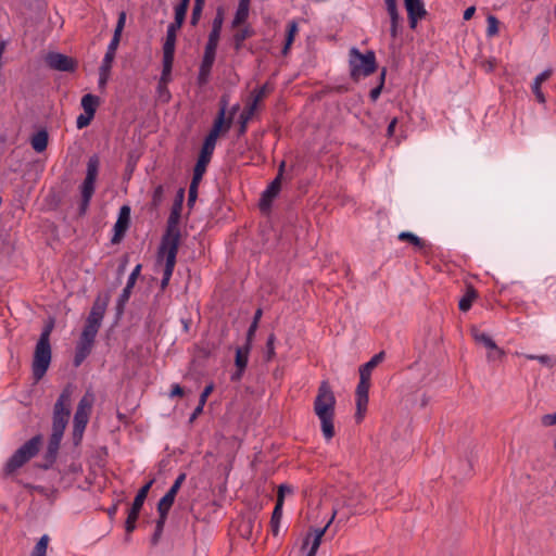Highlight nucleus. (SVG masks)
<instances>
[{
    "label": "nucleus",
    "instance_id": "obj_13",
    "mask_svg": "<svg viewBox=\"0 0 556 556\" xmlns=\"http://www.w3.org/2000/svg\"><path fill=\"white\" fill-rule=\"evenodd\" d=\"M336 514L337 511H333L331 519L324 528L314 529L306 534L301 547L303 552H306L305 556H316L317 551L321 544L323 536L325 535Z\"/></svg>",
    "mask_w": 556,
    "mask_h": 556
},
{
    "label": "nucleus",
    "instance_id": "obj_63",
    "mask_svg": "<svg viewBox=\"0 0 556 556\" xmlns=\"http://www.w3.org/2000/svg\"><path fill=\"white\" fill-rule=\"evenodd\" d=\"M542 424L545 427H551L556 425V413L554 414H546L542 417Z\"/></svg>",
    "mask_w": 556,
    "mask_h": 556
},
{
    "label": "nucleus",
    "instance_id": "obj_52",
    "mask_svg": "<svg viewBox=\"0 0 556 556\" xmlns=\"http://www.w3.org/2000/svg\"><path fill=\"white\" fill-rule=\"evenodd\" d=\"M166 519L167 518H163V517L159 516V519H157L156 526H155V531H154V534H153V538H152L153 544H155L159 541V539H160V536H161V534L163 532Z\"/></svg>",
    "mask_w": 556,
    "mask_h": 556
},
{
    "label": "nucleus",
    "instance_id": "obj_12",
    "mask_svg": "<svg viewBox=\"0 0 556 556\" xmlns=\"http://www.w3.org/2000/svg\"><path fill=\"white\" fill-rule=\"evenodd\" d=\"M153 482L154 480H150L149 482H147L143 486L139 489L138 493L135 496L132 505L128 511L127 519L125 521V530L128 534L131 533L136 528V521L139 517L140 510L143 506V503L148 496V493Z\"/></svg>",
    "mask_w": 556,
    "mask_h": 556
},
{
    "label": "nucleus",
    "instance_id": "obj_25",
    "mask_svg": "<svg viewBox=\"0 0 556 556\" xmlns=\"http://www.w3.org/2000/svg\"><path fill=\"white\" fill-rule=\"evenodd\" d=\"M62 432L52 431L51 437L49 439L47 452H46V459L52 464L58 455V451L60 447L61 440L63 438Z\"/></svg>",
    "mask_w": 556,
    "mask_h": 556
},
{
    "label": "nucleus",
    "instance_id": "obj_28",
    "mask_svg": "<svg viewBox=\"0 0 556 556\" xmlns=\"http://www.w3.org/2000/svg\"><path fill=\"white\" fill-rule=\"evenodd\" d=\"M250 14V4L239 2L233 20L231 22L232 28L241 27L242 25L247 24V21L249 18Z\"/></svg>",
    "mask_w": 556,
    "mask_h": 556
},
{
    "label": "nucleus",
    "instance_id": "obj_59",
    "mask_svg": "<svg viewBox=\"0 0 556 556\" xmlns=\"http://www.w3.org/2000/svg\"><path fill=\"white\" fill-rule=\"evenodd\" d=\"M223 23H224V12L222 9H218L217 12H216V15L213 20V23H212V28H216V29H220L223 28Z\"/></svg>",
    "mask_w": 556,
    "mask_h": 556
},
{
    "label": "nucleus",
    "instance_id": "obj_27",
    "mask_svg": "<svg viewBox=\"0 0 556 556\" xmlns=\"http://www.w3.org/2000/svg\"><path fill=\"white\" fill-rule=\"evenodd\" d=\"M384 1H386L388 14L390 15V20H391L390 34H391L392 38H396L399 21H400V15H399L397 8H396V0H384Z\"/></svg>",
    "mask_w": 556,
    "mask_h": 556
},
{
    "label": "nucleus",
    "instance_id": "obj_9",
    "mask_svg": "<svg viewBox=\"0 0 556 556\" xmlns=\"http://www.w3.org/2000/svg\"><path fill=\"white\" fill-rule=\"evenodd\" d=\"M110 302V296L108 294L98 295L92 304L90 313L86 319V324L84 326L83 331L89 332L93 336H97L101 325L103 317L106 312V307Z\"/></svg>",
    "mask_w": 556,
    "mask_h": 556
},
{
    "label": "nucleus",
    "instance_id": "obj_24",
    "mask_svg": "<svg viewBox=\"0 0 556 556\" xmlns=\"http://www.w3.org/2000/svg\"><path fill=\"white\" fill-rule=\"evenodd\" d=\"M181 27H176L174 25H168L167 33H166V39L163 45V55L165 56H175V45H176V36L177 31Z\"/></svg>",
    "mask_w": 556,
    "mask_h": 556
},
{
    "label": "nucleus",
    "instance_id": "obj_42",
    "mask_svg": "<svg viewBox=\"0 0 556 556\" xmlns=\"http://www.w3.org/2000/svg\"><path fill=\"white\" fill-rule=\"evenodd\" d=\"M202 179H195V177H192L190 186H189V193H188V205L192 206L198 198V188Z\"/></svg>",
    "mask_w": 556,
    "mask_h": 556
},
{
    "label": "nucleus",
    "instance_id": "obj_29",
    "mask_svg": "<svg viewBox=\"0 0 556 556\" xmlns=\"http://www.w3.org/2000/svg\"><path fill=\"white\" fill-rule=\"evenodd\" d=\"M48 141L49 135L45 129L38 130L30 138L31 148L38 153H41L47 149Z\"/></svg>",
    "mask_w": 556,
    "mask_h": 556
},
{
    "label": "nucleus",
    "instance_id": "obj_55",
    "mask_svg": "<svg viewBox=\"0 0 556 556\" xmlns=\"http://www.w3.org/2000/svg\"><path fill=\"white\" fill-rule=\"evenodd\" d=\"M94 116H91L90 114L88 113H84V114H80L77 119H76V126L78 129H83L85 127H87L90 122L92 121Z\"/></svg>",
    "mask_w": 556,
    "mask_h": 556
},
{
    "label": "nucleus",
    "instance_id": "obj_49",
    "mask_svg": "<svg viewBox=\"0 0 556 556\" xmlns=\"http://www.w3.org/2000/svg\"><path fill=\"white\" fill-rule=\"evenodd\" d=\"M125 22H126V13L121 12L112 39H116V41L121 40V34L124 29Z\"/></svg>",
    "mask_w": 556,
    "mask_h": 556
},
{
    "label": "nucleus",
    "instance_id": "obj_21",
    "mask_svg": "<svg viewBox=\"0 0 556 556\" xmlns=\"http://www.w3.org/2000/svg\"><path fill=\"white\" fill-rule=\"evenodd\" d=\"M281 189V180L274 179L263 191L260 200V208L266 211L270 207L273 200L279 194Z\"/></svg>",
    "mask_w": 556,
    "mask_h": 556
},
{
    "label": "nucleus",
    "instance_id": "obj_23",
    "mask_svg": "<svg viewBox=\"0 0 556 556\" xmlns=\"http://www.w3.org/2000/svg\"><path fill=\"white\" fill-rule=\"evenodd\" d=\"M471 333L477 343H481L486 349L495 351L497 357H502L504 355V351L496 345V343L490 336H488L484 332L478 331L476 328L472 329Z\"/></svg>",
    "mask_w": 556,
    "mask_h": 556
},
{
    "label": "nucleus",
    "instance_id": "obj_51",
    "mask_svg": "<svg viewBox=\"0 0 556 556\" xmlns=\"http://www.w3.org/2000/svg\"><path fill=\"white\" fill-rule=\"evenodd\" d=\"M203 8H204L203 4H199V3L193 4L191 20H190V24L192 26H195L199 23L201 15H202Z\"/></svg>",
    "mask_w": 556,
    "mask_h": 556
},
{
    "label": "nucleus",
    "instance_id": "obj_30",
    "mask_svg": "<svg viewBox=\"0 0 556 556\" xmlns=\"http://www.w3.org/2000/svg\"><path fill=\"white\" fill-rule=\"evenodd\" d=\"M477 298H478L477 290L472 286H467L464 295L460 298V300L458 302V308L462 312H468L471 308L472 303L476 301Z\"/></svg>",
    "mask_w": 556,
    "mask_h": 556
},
{
    "label": "nucleus",
    "instance_id": "obj_54",
    "mask_svg": "<svg viewBox=\"0 0 556 556\" xmlns=\"http://www.w3.org/2000/svg\"><path fill=\"white\" fill-rule=\"evenodd\" d=\"M541 87H542L541 85L533 83L531 86V90H532L533 94L535 96L536 101L541 104H545L546 98H545V94L543 93Z\"/></svg>",
    "mask_w": 556,
    "mask_h": 556
},
{
    "label": "nucleus",
    "instance_id": "obj_62",
    "mask_svg": "<svg viewBox=\"0 0 556 556\" xmlns=\"http://www.w3.org/2000/svg\"><path fill=\"white\" fill-rule=\"evenodd\" d=\"M217 47L218 41L207 39L204 48V53L216 54Z\"/></svg>",
    "mask_w": 556,
    "mask_h": 556
},
{
    "label": "nucleus",
    "instance_id": "obj_53",
    "mask_svg": "<svg viewBox=\"0 0 556 556\" xmlns=\"http://www.w3.org/2000/svg\"><path fill=\"white\" fill-rule=\"evenodd\" d=\"M186 477L187 475L185 472L179 473L173 485L169 488L168 492H172L176 496L182 483L185 482Z\"/></svg>",
    "mask_w": 556,
    "mask_h": 556
},
{
    "label": "nucleus",
    "instance_id": "obj_1",
    "mask_svg": "<svg viewBox=\"0 0 556 556\" xmlns=\"http://www.w3.org/2000/svg\"><path fill=\"white\" fill-rule=\"evenodd\" d=\"M336 403L337 400L329 382L323 380L314 400V413L320 420L321 432L327 441H330L336 434L333 425Z\"/></svg>",
    "mask_w": 556,
    "mask_h": 556
},
{
    "label": "nucleus",
    "instance_id": "obj_2",
    "mask_svg": "<svg viewBox=\"0 0 556 556\" xmlns=\"http://www.w3.org/2000/svg\"><path fill=\"white\" fill-rule=\"evenodd\" d=\"M52 323L47 325L42 329L39 340L37 341V344L35 346L31 363V371L35 382H38L43 378L51 363L52 351L50 344V334L52 332Z\"/></svg>",
    "mask_w": 556,
    "mask_h": 556
},
{
    "label": "nucleus",
    "instance_id": "obj_10",
    "mask_svg": "<svg viewBox=\"0 0 556 556\" xmlns=\"http://www.w3.org/2000/svg\"><path fill=\"white\" fill-rule=\"evenodd\" d=\"M270 91L268 84L263 85L260 88L254 89L251 92V99L243 109L242 113L239 117V135H243L247 131L248 123L252 119L255 111L257 110V105Z\"/></svg>",
    "mask_w": 556,
    "mask_h": 556
},
{
    "label": "nucleus",
    "instance_id": "obj_58",
    "mask_svg": "<svg viewBox=\"0 0 556 556\" xmlns=\"http://www.w3.org/2000/svg\"><path fill=\"white\" fill-rule=\"evenodd\" d=\"M140 271H141V265L138 264L131 271V274L129 275L128 277V280H127V283H126V287L128 288H134L135 283H136V280L138 278V276L140 275Z\"/></svg>",
    "mask_w": 556,
    "mask_h": 556
},
{
    "label": "nucleus",
    "instance_id": "obj_43",
    "mask_svg": "<svg viewBox=\"0 0 556 556\" xmlns=\"http://www.w3.org/2000/svg\"><path fill=\"white\" fill-rule=\"evenodd\" d=\"M486 23H488L486 31H485L486 36L490 38L496 36L498 34V25H500V22L496 18V16L489 15L486 18Z\"/></svg>",
    "mask_w": 556,
    "mask_h": 556
},
{
    "label": "nucleus",
    "instance_id": "obj_61",
    "mask_svg": "<svg viewBox=\"0 0 556 556\" xmlns=\"http://www.w3.org/2000/svg\"><path fill=\"white\" fill-rule=\"evenodd\" d=\"M552 74H553V71H552L551 68L545 70V71H543L542 73H540V74L534 78L533 83H535V84H538V85H541V86H542V84H543V83H545L546 80H548V79H549V77L552 76Z\"/></svg>",
    "mask_w": 556,
    "mask_h": 556
},
{
    "label": "nucleus",
    "instance_id": "obj_5",
    "mask_svg": "<svg viewBox=\"0 0 556 556\" xmlns=\"http://www.w3.org/2000/svg\"><path fill=\"white\" fill-rule=\"evenodd\" d=\"M73 392V386L67 384L56 400L53 406L52 431L64 433L71 416V401Z\"/></svg>",
    "mask_w": 556,
    "mask_h": 556
},
{
    "label": "nucleus",
    "instance_id": "obj_7",
    "mask_svg": "<svg viewBox=\"0 0 556 556\" xmlns=\"http://www.w3.org/2000/svg\"><path fill=\"white\" fill-rule=\"evenodd\" d=\"M99 166H100V160L98 155H92L89 157L87 162V172L86 177L80 186V193H81V203H80V214H85L90 200L94 193L96 189V180L99 173Z\"/></svg>",
    "mask_w": 556,
    "mask_h": 556
},
{
    "label": "nucleus",
    "instance_id": "obj_16",
    "mask_svg": "<svg viewBox=\"0 0 556 556\" xmlns=\"http://www.w3.org/2000/svg\"><path fill=\"white\" fill-rule=\"evenodd\" d=\"M45 62L51 70L60 72H74L77 67V62L73 58L59 52H49Z\"/></svg>",
    "mask_w": 556,
    "mask_h": 556
},
{
    "label": "nucleus",
    "instance_id": "obj_22",
    "mask_svg": "<svg viewBox=\"0 0 556 556\" xmlns=\"http://www.w3.org/2000/svg\"><path fill=\"white\" fill-rule=\"evenodd\" d=\"M216 54L203 53L198 74V84L204 86L207 84L211 75L212 67L215 62Z\"/></svg>",
    "mask_w": 556,
    "mask_h": 556
},
{
    "label": "nucleus",
    "instance_id": "obj_26",
    "mask_svg": "<svg viewBox=\"0 0 556 556\" xmlns=\"http://www.w3.org/2000/svg\"><path fill=\"white\" fill-rule=\"evenodd\" d=\"M240 29H238L233 36V48L236 51H240L243 47V42L248 39L254 36L255 31L250 25H242Z\"/></svg>",
    "mask_w": 556,
    "mask_h": 556
},
{
    "label": "nucleus",
    "instance_id": "obj_8",
    "mask_svg": "<svg viewBox=\"0 0 556 556\" xmlns=\"http://www.w3.org/2000/svg\"><path fill=\"white\" fill-rule=\"evenodd\" d=\"M185 198V190L180 188L177 192L175 202L172 206L170 214L167 220V229L165 235L162 238L161 243L170 244L176 242V245L179 247L180 243V230L178 228V223L180 219V214L182 210V202Z\"/></svg>",
    "mask_w": 556,
    "mask_h": 556
},
{
    "label": "nucleus",
    "instance_id": "obj_41",
    "mask_svg": "<svg viewBox=\"0 0 556 556\" xmlns=\"http://www.w3.org/2000/svg\"><path fill=\"white\" fill-rule=\"evenodd\" d=\"M187 11H188V7L177 4L175 8V21L173 23H170L169 25H174L176 27H181L185 22Z\"/></svg>",
    "mask_w": 556,
    "mask_h": 556
},
{
    "label": "nucleus",
    "instance_id": "obj_14",
    "mask_svg": "<svg viewBox=\"0 0 556 556\" xmlns=\"http://www.w3.org/2000/svg\"><path fill=\"white\" fill-rule=\"evenodd\" d=\"M370 388V379L359 376V382L356 387L355 395H356V421L359 422L363 420L365 412L367 409L368 404V392Z\"/></svg>",
    "mask_w": 556,
    "mask_h": 556
},
{
    "label": "nucleus",
    "instance_id": "obj_20",
    "mask_svg": "<svg viewBox=\"0 0 556 556\" xmlns=\"http://www.w3.org/2000/svg\"><path fill=\"white\" fill-rule=\"evenodd\" d=\"M130 222V207L127 205H124L121 207L118 218L114 225V235L111 239V242L116 244L119 243L123 239L126 230L129 227Z\"/></svg>",
    "mask_w": 556,
    "mask_h": 556
},
{
    "label": "nucleus",
    "instance_id": "obj_11",
    "mask_svg": "<svg viewBox=\"0 0 556 556\" xmlns=\"http://www.w3.org/2000/svg\"><path fill=\"white\" fill-rule=\"evenodd\" d=\"M179 247L176 245V242H173L170 244H163L161 243L160 250H159V258H164V270H163V278L161 280V288L164 290L173 276V271L176 265V257L178 253Z\"/></svg>",
    "mask_w": 556,
    "mask_h": 556
},
{
    "label": "nucleus",
    "instance_id": "obj_57",
    "mask_svg": "<svg viewBox=\"0 0 556 556\" xmlns=\"http://www.w3.org/2000/svg\"><path fill=\"white\" fill-rule=\"evenodd\" d=\"M157 93H159V98L163 102H168L170 100V92L167 88V84H164V86H162V83L159 81Z\"/></svg>",
    "mask_w": 556,
    "mask_h": 556
},
{
    "label": "nucleus",
    "instance_id": "obj_45",
    "mask_svg": "<svg viewBox=\"0 0 556 556\" xmlns=\"http://www.w3.org/2000/svg\"><path fill=\"white\" fill-rule=\"evenodd\" d=\"M407 12H427L421 0H404Z\"/></svg>",
    "mask_w": 556,
    "mask_h": 556
},
{
    "label": "nucleus",
    "instance_id": "obj_38",
    "mask_svg": "<svg viewBox=\"0 0 556 556\" xmlns=\"http://www.w3.org/2000/svg\"><path fill=\"white\" fill-rule=\"evenodd\" d=\"M262 309L258 308L256 309V312L254 313V316H253V320L248 329V332H247V340L245 342L249 343V345H252V341H253V338L255 336V332L257 330V327H258V323H260V319L262 317Z\"/></svg>",
    "mask_w": 556,
    "mask_h": 556
},
{
    "label": "nucleus",
    "instance_id": "obj_36",
    "mask_svg": "<svg viewBox=\"0 0 556 556\" xmlns=\"http://www.w3.org/2000/svg\"><path fill=\"white\" fill-rule=\"evenodd\" d=\"M298 31H299V27H298L296 21H294V20L290 21L287 26V36H286L285 46L282 48V54H285V55L288 54Z\"/></svg>",
    "mask_w": 556,
    "mask_h": 556
},
{
    "label": "nucleus",
    "instance_id": "obj_18",
    "mask_svg": "<svg viewBox=\"0 0 556 556\" xmlns=\"http://www.w3.org/2000/svg\"><path fill=\"white\" fill-rule=\"evenodd\" d=\"M215 147H216L215 144H212L210 142L203 141V144H202L199 157H198L197 163H195L194 168H193V176L192 177H195V179H202L203 178V176H204V174L206 172V167H207V165L211 162V159H212V155L214 153Z\"/></svg>",
    "mask_w": 556,
    "mask_h": 556
},
{
    "label": "nucleus",
    "instance_id": "obj_48",
    "mask_svg": "<svg viewBox=\"0 0 556 556\" xmlns=\"http://www.w3.org/2000/svg\"><path fill=\"white\" fill-rule=\"evenodd\" d=\"M384 77H386V68H383L381 72L379 85L377 87H375L374 89H371L369 92V98L371 101H376L379 98L381 90L383 88V85H384Z\"/></svg>",
    "mask_w": 556,
    "mask_h": 556
},
{
    "label": "nucleus",
    "instance_id": "obj_31",
    "mask_svg": "<svg viewBox=\"0 0 556 556\" xmlns=\"http://www.w3.org/2000/svg\"><path fill=\"white\" fill-rule=\"evenodd\" d=\"M118 45H119V41H116V39H111V41L108 46L105 55L102 60V64L100 66V67H104V71H111L112 63L114 61Z\"/></svg>",
    "mask_w": 556,
    "mask_h": 556
},
{
    "label": "nucleus",
    "instance_id": "obj_50",
    "mask_svg": "<svg viewBox=\"0 0 556 556\" xmlns=\"http://www.w3.org/2000/svg\"><path fill=\"white\" fill-rule=\"evenodd\" d=\"M293 492L292 488L288 484H280L278 486L277 501L276 503H280V506L283 507L285 496L287 494H291Z\"/></svg>",
    "mask_w": 556,
    "mask_h": 556
},
{
    "label": "nucleus",
    "instance_id": "obj_17",
    "mask_svg": "<svg viewBox=\"0 0 556 556\" xmlns=\"http://www.w3.org/2000/svg\"><path fill=\"white\" fill-rule=\"evenodd\" d=\"M97 336H93L89 332L81 331L80 338L76 344L75 356H74V366L78 367L81 363L88 357L91 353L94 340Z\"/></svg>",
    "mask_w": 556,
    "mask_h": 556
},
{
    "label": "nucleus",
    "instance_id": "obj_34",
    "mask_svg": "<svg viewBox=\"0 0 556 556\" xmlns=\"http://www.w3.org/2000/svg\"><path fill=\"white\" fill-rule=\"evenodd\" d=\"M282 508L283 507L280 506V503H276L273 514H271L269 526H270V531L274 536L279 535L280 522H281V518H282Z\"/></svg>",
    "mask_w": 556,
    "mask_h": 556
},
{
    "label": "nucleus",
    "instance_id": "obj_40",
    "mask_svg": "<svg viewBox=\"0 0 556 556\" xmlns=\"http://www.w3.org/2000/svg\"><path fill=\"white\" fill-rule=\"evenodd\" d=\"M397 238L400 241H407L418 249H422L425 247V242L419 237L408 231L401 232Z\"/></svg>",
    "mask_w": 556,
    "mask_h": 556
},
{
    "label": "nucleus",
    "instance_id": "obj_60",
    "mask_svg": "<svg viewBox=\"0 0 556 556\" xmlns=\"http://www.w3.org/2000/svg\"><path fill=\"white\" fill-rule=\"evenodd\" d=\"M214 390V384L213 383H210L207 384L204 390L202 391L201 395H200V399H199V404L205 406V403L207 401V397L210 396V394L213 392Z\"/></svg>",
    "mask_w": 556,
    "mask_h": 556
},
{
    "label": "nucleus",
    "instance_id": "obj_56",
    "mask_svg": "<svg viewBox=\"0 0 556 556\" xmlns=\"http://www.w3.org/2000/svg\"><path fill=\"white\" fill-rule=\"evenodd\" d=\"M427 12H407V15H408V22H409V26L412 28H415L416 27V24L419 20L424 18L426 16Z\"/></svg>",
    "mask_w": 556,
    "mask_h": 556
},
{
    "label": "nucleus",
    "instance_id": "obj_15",
    "mask_svg": "<svg viewBox=\"0 0 556 556\" xmlns=\"http://www.w3.org/2000/svg\"><path fill=\"white\" fill-rule=\"evenodd\" d=\"M226 106H227V101L225 99H223L219 112L214 121L213 127L208 131L204 141L216 146L217 138L220 135V132L229 130V128L231 126V119L229 118L228 121H225Z\"/></svg>",
    "mask_w": 556,
    "mask_h": 556
},
{
    "label": "nucleus",
    "instance_id": "obj_4",
    "mask_svg": "<svg viewBox=\"0 0 556 556\" xmlns=\"http://www.w3.org/2000/svg\"><path fill=\"white\" fill-rule=\"evenodd\" d=\"M350 75L353 80H358L361 77H367L376 72L377 62L374 51L362 53L357 48L350 50Z\"/></svg>",
    "mask_w": 556,
    "mask_h": 556
},
{
    "label": "nucleus",
    "instance_id": "obj_39",
    "mask_svg": "<svg viewBox=\"0 0 556 556\" xmlns=\"http://www.w3.org/2000/svg\"><path fill=\"white\" fill-rule=\"evenodd\" d=\"M49 541H50L49 535L43 534L39 539V541L36 543L35 547L31 551L30 556H46Z\"/></svg>",
    "mask_w": 556,
    "mask_h": 556
},
{
    "label": "nucleus",
    "instance_id": "obj_47",
    "mask_svg": "<svg viewBox=\"0 0 556 556\" xmlns=\"http://www.w3.org/2000/svg\"><path fill=\"white\" fill-rule=\"evenodd\" d=\"M253 527H254V520L252 518L243 520L240 523L241 535L245 539H250V536L252 535Z\"/></svg>",
    "mask_w": 556,
    "mask_h": 556
},
{
    "label": "nucleus",
    "instance_id": "obj_3",
    "mask_svg": "<svg viewBox=\"0 0 556 556\" xmlns=\"http://www.w3.org/2000/svg\"><path fill=\"white\" fill-rule=\"evenodd\" d=\"M41 444L42 437L37 434L18 447L5 463L3 467L4 476L8 477L13 475L17 469L35 457L38 454Z\"/></svg>",
    "mask_w": 556,
    "mask_h": 556
},
{
    "label": "nucleus",
    "instance_id": "obj_6",
    "mask_svg": "<svg viewBox=\"0 0 556 556\" xmlns=\"http://www.w3.org/2000/svg\"><path fill=\"white\" fill-rule=\"evenodd\" d=\"M93 401V394L87 392L77 405L73 420V441L75 445H78L83 440V435L91 414Z\"/></svg>",
    "mask_w": 556,
    "mask_h": 556
},
{
    "label": "nucleus",
    "instance_id": "obj_46",
    "mask_svg": "<svg viewBox=\"0 0 556 556\" xmlns=\"http://www.w3.org/2000/svg\"><path fill=\"white\" fill-rule=\"evenodd\" d=\"M131 294V288L125 287L117 301V311L119 314L123 313L125 304L128 302Z\"/></svg>",
    "mask_w": 556,
    "mask_h": 556
},
{
    "label": "nucleus",
    "instance_id": "obj_33",
    "mask_svg": "<svg viewBox=\"0 0 556 556\" xmlns=\"http://www.w3.org/2000/svg\"><path fill=\"white\" fill-rule=\"evenodd\" d=\"M384 353L380 352L371 357V359L359 367V376L369 378L371 377L372 369L382 362Z\"/></svg>",
    "mask_w": 556,
    "mask_h": 556
},
{
    "label": "nucleus",
    "instance_id": "obj_37",
    "mask_svg": "<svg viewBox=\"0 0 556 556\" xmlns=\"http://www.w3.org/2000/svg\"><path fill=\"white\" fill-rule=\"evenodd\" d=\"M162 63H163V68H162V75L160 78V83H162V86H164V84H168L172 79L170 75H172V68H173V63H174V56L163 55Z\"/></svg>",
    "mask_w": 556,
    "mask_h": 556
},
{
    "label": "nucleus",
    "instance_id": "obj_32",
    "mask_svg": "<svg viewBox=\"0 0 556 556\" xmlns=\"http://www.w3.org/2000/svg\"><path fill=\"white\" fill-rule=\"evenodd\" d=\"M175 495L172 492H166V494L160 500L157 504V513L160 517L167 518L168 511L170 510L174 502Z\"/></svg>",
    "mask_w": 556,
    "mask_h": 556
},
{
    "label": "nucleus",
    "instance_id": "obj_64",
    "mask_svg": "<svg viewBox=\"0 0 556 556\" xmlns=\"http://www.w3.org/2000/svg\"><path fill=\"white\" fill-rule=\"evenodd\" d=\"M110 71H104V67H100L99 86L104 87L109 78Z\"/></svg>",
    "mask_w": 556,
    "mask_h": 556
},
{
    "label": "nucleus",
    "instance_id": "obj_19",
    "mask_svg": "<svg viewBox=\"0 0 556 556\" xmlns=\"http://www.w3.org/2000/svg\"><path fill=\"white\" fill-rule=\"evenodd\" d=\"M252 345H249L248 342L243 346H239L236 349V356H235V366L236 370L231 374L230 380L231 381H240L249 363V355L251 351Z\"/></svg>",
    "mask_w": 556,
    "mask_h": 556
},
{
    "label": "nucleus",
    "instance_id": "obj_44",
    "mask_svg": "<svg viewBox=\"0 0 556 556\" xmlns=\"http://www.w3.org/2000/svg\"><path fill=\"white\" fill-rule=\"evenodd\" d=\"M275 341H276V336L274 333H270L266 341V353H265L266 362H270L276 356Z\"/></svg>",
    "mask_w": 556,
    "mask_h": 556
},
{
    "label": "nucleus",
    "instance_id": "obj_35",
    "mask_svg": "<svg viewBox=\"0 0 556 556\" xmlns=\"http://www.w3.org/2000/svg\"><path fill=\"white\" fill-rule=\"evenodd\" d=\"M99 103V97L91 93H87L81 98V106L84 112L90 114L91 116H94Z\"/></svg>",
    "mask_w": 556,
    "mask_h": 556
}]
</instances>
